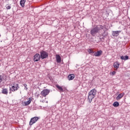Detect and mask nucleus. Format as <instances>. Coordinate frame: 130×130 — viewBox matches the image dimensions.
Wrapping results in <instances>:
<instances>
[{"instance_id": "1", "label": "nucleus", "mask_w": 130, "mask_h": 130, "mask_svg": "<svg viewBox=\"0 0 130 130\" xmlns=\"http://www.w3.org/2000/svg\"><path fill=\"white\" fill-rule=\"evenodd\" d=\"M96 94L97 90H96L95 88L91 89L88 92V100L89 103H91V102H92V100H93V99L96 97Z\"/></svg>"}, {"instance_id": "2", "label": "nucleus", "mask_w": 130, "mask_h": 130, "mask_svg": "<svg viewBox=\"0 0 130 130\" xmlns=\"http://www.w3.org/2000/svg\"><path fill=\"white\" fill-rule=\"evenodd\" d=\"M11 86V87L9 88V91H11L12 92H16V91H18V89H20L19 84L14 83Z\"/></svg>"}, {"instance_id": "3", "label": "nucleus", "mask_w": 130, "mask_h": 130, "mask_svg": "<svg viewBox=\"0 0 130 130\" xmlns=\"http://www.w3.org/2000/svg\"><path fill=\"white\" fill-rule=\"evenodd\" d=\"M41 59H45L48 57V53L44 50H42L40 51V54Z\"/></svg>"}, {"instance_id": "4", "label": "nucleus", "mask_w": 130, "mask_h": 130, "mask_svg": "<svg viewBox=\"0 0 130 130\" xmlns=\"http://www.w3.org/2000/svg\"><path fill=\"white\" fill-rule=\"evenodd\" d=\"M103 29V26L102 25H98L94 28L91 30V33H95L98 32L100 30H102Z\"/></svg>"}, {"instance_id": "5", "label": "nucleus", "mask_w": 130, "mask_h": 130, "mask_svg": "<svg viewBox=\"0 0 130 130\" xmlns=\"http://www.w3.org/2000/svg\"><path fill=\"white\" fill-rule=\"evenodd\" d=\"M50 92V90L47 89H44L42 90L40 94L42 95V96H43V97H46L48 94Z\"/></svg>"}, {"instance_id": "6", "label": "nucleus", "mask_w": 130, "mask_h": 130, "mask_svg": "<svg viewBox=\"0 0 130 130\" xmlns=\"http://www.w3.org/2000/svg\"><path fill=\"white\" fill-rule=\"evenodd\" d=\"M38 119H39V117H34L31 118L29 121V125H32L34 124V123H35V122H36Z\"/></svg>"}, {"instance_id": "7", "label": "nucleus", "mask_w": 130, "mask_h": 130, "mask_svg": "<svg viewBox=\"0 0 130 130\" xmlns=\"http://www.w3.org/2000/svg\"><path fill=\"white\" fill-rule=\"evenodd\" d=\"M40 59H41V56H40V54L38 53H36L34 56V61L35 62L39 61Z\"/></svg>"}, {"instance_id": "8", "label": "nucleus", "mask_w": 130, "mask_h": 130, "mask_svg": "<svg viewBox=\"0 0 130 130\" xmlns=\"http://www.w3.org/2000/svg\"><path fill=\"white\" fill-rule=\"evenodd\" d=\"M56 60L57 63H60L61 62V57L58 54L56 55Z\"/></svg>"}, {"instance_id": "9", "label": "nucleus", "mask_w": 130, "mask_h": 130, "mask_svg": "<svg viewBox=\"0 0 130 130\" xmlns=\"http://www.w3.org/2000/svg\"><path fill=\"white\" fill-rule=\"evenodd\" d=\"M103 53L102 50H99L95 52L93 54L94 56H100Z\"/></svg>"}, {"instance_id": "10", "label": "nucleus", "mask_w": 130, "mask_h": 130, "mask_svg": "<svg viewBox=\"0 0 130 130\" xmlns=\"http://www.w3.org/2000/svg\"><path fill=\"white\" fill-rule=\"evenodd\" d=\"M32 101V100H31L30 98L29 99L28 101L27 102H24L23 103V105H24V106H27V105H29L31 103V102Z\"/></svg>"}, {"instance_id": "11", "label": "nucleus", "mask_w": 130, "mask_h": 130, "mask_svg": "<svg viewBox=\"0 0 130 130\" xmlns=\"http://www.w3.org/2000/svg\"><path fill=\"white\" fill-rule=\"evenodd\" d=\"M119 66H120V64L118 61H116L114 63V68L115 69H116V70H118V68H119Z\"/></svg>"}, {"instance_id": "12", "label": "nucleus", "mask_w": 130, "mask_h": 130, "mask_svg": "<svg viewBox=\"0 0 130 130\" xmlns=\"http://www.w3.org/2000/svg\"><path fill=\"white\" fill-rule=\"evenodd\" d=\"M56 88L59 90V92H64V90H63V88H62V87L59 86L58 84L56 85Z\"/></svg>"}, {"instance_id": "13", "label": "nucleus", "mask_w": 130, "mask_h": 130, "mask_svg": "<svg viewBox=\"0 0 130 130\" xmlns=\"http://www.w3.org/2000/svg\"><path fill=\"white\" fill-rule=\"evenodd\" d=\"M129 58V57L127 55L120 56V59H122V60H127Z\"/></svg>"}, {"instance_id": "14", "label": "nucleus", "mask_w": 130, "mask_h": 130, "mask_svg": "<svg viewBox=\"0 0 130 130\" xmlns=\"http://www.w3.org/2000/svg\"><path fill=\"white\" fill-rule=\"evenodd\" d=\"M75 79V75L74 74H70L68 76V80L69 81H72V80H74Z\"/></svg>"}, {"instance_id": "15", "label": "nucleus", "mask_w": 130, "mask_h": 130, "mask_svg": "<svg viewBox=\"0 0 130 130\" xmlns=\"http://www.w3.org/2000/svg\"><path fill=\"white\" fill-rule=\"evenodd\" d=\"M118 35H119V34L118 33H112L111 36L112 38L115 39V38L118 37Z\"/></svg>"}, {"instance_id": "16", "label": "nucleus", "mask_w": 130, "mask_h": 130, "mask_svg": "<svg viewBox=\"0 0 130 130\" xmlns=\"http://www.w3.org/2000/svg\"><path fill=\"white\" fill-rule=\"evenodd\" d=\"M124 95V93H119L118 96L116 97V100H120L121 98L123 97Z\"/></svg>"}, {"instance_id": "17", "label": "nucleus", "mask_w": 130, "mask_h": 130, "mask_svg": "<svg viewBox=\"0 0 130 130\" xmlns=\"http://www.w3.org/2000/svg\"><path fill=\"white\" fill-rule=\"evenodd\" d=\"M25 3H26V0H21L20 2V6H21V7L22 8H24V7H25Z\"/></svg>"}, {"instance_id": "18", "label": "nucleus", "mask_w": 130, "mask_h": 130, "mask_svg": "<svg viewBox=\"0 0 130 130\" xmlns=\"http://www.w3.org/2000/svg\"><path fill=\"white\" fill-rule=\"evenodd\" d=\"M2 94H4L5 95H8V89L6 88H3L2 89Z\"/></svg>"}, {"instance_id": "19", "label": "nucleus", "mask_w": 130, "mask_h": 130, "mask_svg": "<svg viewBox=\"0 0 130 130\" xmlns=\"http://www.w3.org/2000/svg\"><path fill=\"white\" fill-rule=\"evenodd\" d=\"M113 106H114V107H118L119 106V103H118V102H114Z\"/></svg>"}, {"instance_id": "20", "label": "nucleus", "mask_w": 130, "mask_h": 130, "mask_svg": "<svg viewBox=\"0 0 130 130\" xmlns=\"http://www.w3.org/2000/svg\"><path fill=\"white\" fill-rule=\"evenodd\" d=\"M106 36H107V34L106 33L102 34V36H101L100 39H104V38H105Z\"/></svg>"}, {"instance_id": "21", "label": "nucleus", "mask_w": 130, "mask_h": 130, "mask_svg": "<svg viewBox=\"0 0 130 130\" xmlns=\"http://www.w3.org/2000/svg\"><path fill=\"white\" fill-rule=\"evenodd\" d=\"M88 51L89 54H91V55H92V54H93V53H95V52H94V51H93V50H92V49H89L88 50Z\"/></svg>"}, {"instance_id": "22", "label": "nucleus", "mask_w": 130, "mask_h": 130, "mask_svg": "<svg viewBox=\"0 0 130 130\" xmlns=\"http://www.w3.org/2000/svg\"><path fill=\"white\" fill-rule=\"evenodd\" d=\"M4 77H5V75L4 74L0 75V83H2L3 82V80H4Z\"/></svg>"}, {"instance_id": "23", "label": "nucleus", "mask_w": 130, "mask_h": 130, "mask_svg": "<svg viewBox=\"0 0 130 130\" xmlns=\"http://www.w3.org/2000/svg\"><path fill=\"white\" fill-rule=\"evenodd\" d=\"M23 86L24 87V90H26V91H27L28 90V87H27V84H24Z\"/></svg>"}, {"instance_id": "24", "label": "nucleus", "mask_w": 130, "mask_h": 130, "mask_svg": "<svg viewBox=\"0 0 130 130\" xmlns=\"http://www.w3.org/2000/svg\"><path fill=\"white\" fill-rule=\"evenodd\" d=\"M116 74V72L115 71H113L112 72H110V74L112 75V76H114Z\"/></svg>"}, {"instance_id": "25", "label": "nucleus", "mask_w": 130, "mask_h": 130, "mask_svg": "<svg viewBox=\"0 0 130 130\" xmlns=\"http://www.w3.org/2000/svg\"><path fill=\"white\" fill-rule=\"evenodd\" d=\"M7 10H11V6H8V7H6Z\"/></svg>"}, {"instance_id": "26", "label": "nucleus", "mask_w": 130, "mask_h": 130, "mask_svg": "<svg viewBox=\"0 0 130 130\" xmlns=\"http://www.w3.org/2000/svg\"><path fill=\"white\" fill-rule=\"evenodd\" d=\"M92 36H95V33H91Z\"/></svg>"}, {"instance_id": "27", "label": "nucleus", "mask_w": 130, "mask_h": 130, "mask_svg": "<svg viewBox=\"0 0 130 130\" xmlns=\"http://www.w3.org/2000/svg\"><path fill=\"white\" fill-rule=\"evenodd\" d=\"M37 97H39V96H40V94L39 93L37 94Z\"/></svg>"}, {"instance_id": "28", "label": "nucleus", "mask_w": 130, "mask_h": 130, "mask_svg": "<svg viewBox=\"0 0 130 130\" xmlns=\"http://www.w3.org/2000/svg\"><path fill=\"white\" fill-rule=\"evenodd\" d=\"M11 93H12V91H10L9 92V94H11Z\"/></svg>"}]
</instances>
